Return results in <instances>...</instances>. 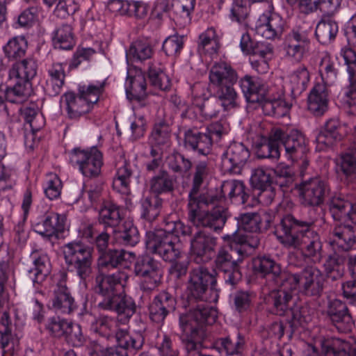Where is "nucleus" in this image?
Returning <instances> with one entry per match:
<instances>
[{
  "label": "nucleus",
  "mask_w": 356,
  "mask_h": 356,
  "mask_svg": "<svg viewBox=\"0 0 356 356\" xmlns=\"http://www.w3.org/2000/svg\"><path fill=\"white\" fill-rule=\"evenodd\" d=\"M216 273H209L202 266L193 269L190 273L187 286L189 301L191 298L200 300L196 308L188 314H181L179 318L180 326L184 332L191 331L190 337H184L186 348L188 351L200 350L202 346V339L197 338V330L193 322L199 324L211 323L216 318V310L205 302H216L219 298V291L216 288Z\"/></svg>",
  "instance_id": "f257e3e1"
},
{
  "label": "nucleus",
  "mask_w": 356,
  "mask_h": 356,
  "mask_svg": "<svg viewBox=\"0 0 356 356\" xmlns=\"http://www.w3.org/2000/svg\"><path fill=\"white\" fill-rule=\"evenodd\" d=\"M323 276L321 271L313 267L306 268L300 275L283 273L280 280V288L269 294L268 301L273 305L274 312L279 316L290 314L291 327L304 326L310 321L305 308L291 307L293 296L298 292L316 296L323 289Z\"/></svg>",
  "instance_id": "f03ea898"
},
{
  "label": "nucleus",
  "mask_w": 356,
  "mask_h": 356,
  "mask_svg": "<svg viewBox=\"0 0 356 356\" xmlns=\"http://www.w3.org/2000/svg\"><path fill=\"white\" fill-rule=\"evenodd\" d=\"M207 174L206 163H200L197 165L193 186L189 194L188 218L197 227H209L217 231L222 229L226 220V209L221 205L222 200L208 194L196 197Z\"/></svg>",
  "instance_id": "7ed1b4c3"
},
{
  "label": "nucleus",
  "mask_w": 356,
  "mask_h": 356,
  "mask_svg": "<svg viewBox=\"0 0 356 356\" xmlns=\"http://www.w3.org/2000/svg\"><path fill=\"white\" fill-rule=\"evenodd\" d=\"M309 226L307 222L286 215L282 219L280 229L275 232V235L284 246L300 250L305 258L319 262L322 258V243L318 234Z\"/></svg>",
  "instance_id": "20e7f679"
},
{
  "label": "nucleus",
  "mask_w": 356,
  "mask_h": 356,
  "mask_svg": "<svg viewBox=\"0 0 356 356\" xmlns=\"http://www.w3.org/2000/svg\"><path fill=\"white\" fill-rule=\"evenodd\" d=\"M261 147L268 152L267 156L278 159L280 156L279 143L281 142L285 149L286 158L292 162H301L302 169L309 165L308 141L302 132L296 129L273 128L268 138L262 136Z\"/></svg>",
  "instance_id": "39448f33"
},
{
  "label": "nucleus",
  "mask_w": 356,
  "mask_h": 356,
  "mask_svg": "<svg viewBox=\"0 0 356 356\" xmlns=\"http://www.w3.org/2000/svg\"><path fill=\"white\" fill-rule=\"evenodd\" d=\"M191 232V228L180 220L168 222L164 229L147 234V248L165 261H174L181 254L180 236L188 235Z\"/></svg>",
  "instance_id": "423d86ee"
},
{
  "label": "nucleus",
  "mask_w": 356,
  "mask_h": 356,
  "mask_svg": "<svg viewBox=\"0 0 356 356\" xmlns=\"http://www.w3.org/2000/svg\"><path fill=\"white\" fill-rule=\"evenodd\" d=\"M191 232V228L180 220L168 222L164 229L147 234V248L165 261H174L181 254L180 236L188 235Z\"/></svg>",
  "instance_id": "0eeeda50"
},
{
  "label": "nucleus",
  "mask_w": 356,
  "mask_h": 356,
  "mask_svg": "<svg viewBox=\"0 0 356 356\" xmlns=\"http://www.w3.org/2000/svg\"><path fill=\"white\" fill-rule=\"evenodd\" d=\"M37 63L32 58H26L13 63L8 71L7 87L0 86V106L4 99L8 102L22 104L32 92L31 81L37 74Z\"/></svg>",
  "instance_id": "6e6552de"
},
{
  "label": "nucleus",
  "mask_w": 356,
  "mask_h": 356,
  "mask_svg": "<svg viewBox=\"0 0 356 356\" xmlns=\"http://www.w3.org/2000/svg\"><path fill=\"white\" fill-rule=\"evenodd\" d=\"M239 229L232 235H225L222 238L227 242L230 249L235 251L239 256H245L256 248L259 243L257 234H254L262 228H266L270 220L264 215L256 213L241 214L237 219Z\"/></svg>",
  "instance_id": "1a4fd4ad"
},
{
  "label": "nucleus",
  "mask_w": 356,
  "mask_h": 356,
  "mask_svg": "<svg viewBox=\"0 0 356 356\" xmlns=\"http://www.w3.org/2000/svg\"><path fill=\"white\" fill-rule=\"evenodd\" d=\"M104 81H95L88 85H79L78 95L69 92L65 93L60 99L65 105L70 118H77L91 111L104 90Z\"/></svg>",
  "instance_id": "9d476101"
},
{
  "label": "nucleus",
  "mask_w": 356,
  "mask_h": 356,
  "mask_svg": "<svg viewBox=\"0 0 356 356\" xmlns=\"http://www.w3.org/2000/svg\"><path fill=\"white\" fill-rule=\"evenodd\" d=\"M240 86L248 102L259 103L265 108H271L273 115H282L289 108L282 99L271 96L270 90L259 78L245 76L241 80Z\"/></svg>",
  "instance_id": "9b49d317"
},
{
  "label": "nucleus",
  "mask_w": 356,
  "mask_h": 356,
  "mask_svg": "<svg viewBox=\"0 0 356 356\" xmlns=\"http://www.w3.org/2000/svg\"><path fill=\"white\" fill-rule=\"evenodd\" d=\"M65 261L68 267L75 269L81 280H86L92 273L93 248L82 241H73L63 247Z\"/></svg>",
  "instance_id": "f8f14e48"
},
{
  "label": "nucleus",
  "mask_w": 356,
  "mask_h": 356,
  "mask_svg": "<svg viewBox=\"0 0 356 356\" xmlns=\"http://www.w3.org/2000/svg\"><path fill=\"white\" fill-rule=\"evenodd\" d=\"M70 159L78 166L79 172L84 177H96L100 175L103 156L97 147L74 148L71 152Z\"/></svg>",
  "instance_id": "ddd939ff"
},
{
  "label": "nucleus",
  "mask_w": 356,
  "mask_h": 356,
  "mask_svg": "<svg viewBox=\"0 0 356 356\" xmlns=\"http://www.w3.org/2000/svg\"><path fill=\"white\" fill-rule=\"evenodd\" d=\"M295 189L298 192L301 203L312 207L321 205L329 191L326 182L319 177L301 181L296 185Z\"/></svg>",
  "instance_id": "4468645a"
},
{
  "label": "nucleus",
  "mask_w": 356,
  "mask_h": 356,
  "mask_svg": "<svg viewBox=\"0 0 356 356\" xmlns=\"http://www.w3.org/2000/svg\"><path fill=\"white\" fill-rule=\"evenodd\" d=\"M134 272L141 278L140 286L143 290H153L161 282L162 274L159 264L148 255L138 259Z\"/></svg>",
  "instance_id": "2eb2a0df"
},
{
  "label": "nucleus",
  "mask_w": 356,
  "mask_h": 356,
  "mask_svg": "<svg viewBox=\"0 0 356 356\" xmlns=\"http://www.w3.org/2000/svg\"><path fill=\"white\" fill-rule=\"evenodd\" d=\"M128 277V275L123 271L107 275L99 273L96 277V287L104 300L113 298L123 292Z\"/></svg>",
  "instance_id": "dca6fc26"
},
{
  "label": "nucleus",
  "mask_w": 356,
  "mask_h": 356,
  "mask_svg": "<svg viewBox=\"0 0 356 356\" xmlns=\"http://www.w3.org/2000/svg\"><path fill=\"white\" fill-rule=\"evenodd\" d=\"M348 132V129L345 124L336 118L330 119L316 136V148L319 151L324 150L336 141L340 140Z\"/></svg>",
  "instance_id": "f3484780"
},
{
  "label": "nucleus",
  "mask_w": 356,
  "mask_h": 356,
  "mask_svg": "<svg viewBox=\"0 0 356 356\" xmlns=\"http://www.w3.org/2000/svg\"><path fill=\"white\" fill-rule=\"evenodd\" d=\"M255 33L268 40L281 36L283 32V20L276 13L268 11L261 15L257 19Z\"/></svg>",
  "instance_id": "a211bd4d"
},
{
  "label": "nucleus",
  "mask_w": 356,
  "mask_h": 356,
  "mask_svg": "<svg viewBox=\"0 0 356 356\" xmlns=\"http://www.w3.org/2000/svg\"><path fill=\"white\" fill-rule=\"evenodd\" d=\"M216 244V238L209 234L203 232L196 233L191 241V258L197 264L208 261Z\"/></svg>",
  "instance_id": "6ab92c4d"
},
{
  "label": "nucleus",
  "mask_w": 356,
  "mask_h": 356,
  "mask_svg": "<svg viewBox=\"0 0 356 356\" xmlns=\"http://www.w3.org/2000/svg\"><path fill=\"white\" fill-rule=\"evenodd\" d=\"M65 216L51 213L42 221L35 223L33 229L44 238L50 240L52 238H58L65 230Z\"/></svg>",
  "instance_id": "aec40b11"
},
{
  "label": "nucleus",
  "mask_w": 356,
  "mask_h": 356,
  "mask_svg": "<svg viewBox=\"0 0 356 356\" xmlns=\"http://www.w3.org/2000/svg\"><path fill=\"white\" fill-rule=\"evenodd\" d=\"M355 242V234L350 225H336L328 237V243L336 252L350 250Z\"/></svg>",
  "instance_id": "412c9836"
},
{
  "label": "nucleus",
  "mask_w": 356,
  "mask_h": 356,
  "mask_svg": "<svg viewBox=\"0 0 356 356\" xmlns=\"http://www.w3.org/2000/svg\"><path fill=\"white\" fill-rule=\"evenodd\" d=\"M99 306L105 309L116 312L119 320L123 323L128 321L136 312L134 301L123 292L115 296V298L104 300L99 303Z\"/></svg>",
  "instance_id": "4be33fe9"
},
{
  "label": "nucleus",
  "mask_w": 356,
  "mask_h": 356,
  "mask_svg": "<svg viewBox=\"0 0 356 356\" xmlns=\"http://www.w3.org/2000/svg\"><path fill=\"white\" fill-rule=\"evenodd\" d=\"M241 261L240 258L233 259L232 255L225 250L219 251L216 259V266L224 273V279L227 284L234 286L241 280L242 275L238 263Z\"/></svg>",
  "instance_id": "5701e85b"
},
{
  "label": "nucleus",
  "mask_w": 356,
  "mask_h": 356,
  "mask_svg": "<svg viewBox=\"0 0 356 356\" xmlns=\"http://www.w3.org/2000/svg\"><path fill=\"white\" fill-rule=\"evenodd\" d=\"M309 40L304 32L293 31L286 40V56L293 61L300 62L309 49Z\"/></svg>",
  "instance_id": "b1692460"
},
{
  "label": "nucleus",
  "mask_w": 356,
  "mask_h": 356,
  "mask_svg": "<svg viewBox=\"0 0 356 356\" xmlns=\"http://www.w3.org/2000/svg\"><path fill=\"white\" fill-rule=\"evenodd\" d=\"M327 314L336 327L342 332L352 330L353 321L348 312L347 307L342 301L335 299L328 303Z\"/></svg>",
  "instance_id": "393cba45"
},
{
  "label": "nucleus",
  "mask_w": 356,
  "mask_h": 356,
  "mask_svg": "<svg viewBox=\"0 0 356 356\" xmlns=\"http://www.w3.org/2000/svg\"><path fill=\"white\" fill-rule=\"evenodd\" d=\"M330 211L334 220H344L356 227V203L340 197H333L330 203Z\"/></svg>",
  "instance_id": "a878e982"
},
{
  "label": "nucleus",
  "mask_w": 356,
  "mask_h": 356,
  "mask_svg": "<svg viewBox=\"0 0 356 356\" xmlns=\"http://www.w3.org/2000/svg\"><path fill=\"white\" fill-rule=\"evenodd\" d=\"M249 156L248 149L242 143H234L229 146L222 156V165L227 170L236 171L245 163Z\"/></svg>",
  "instance_id": "bb28decb"
},
{
  "label": "nucleus",
  "mask_w": 356,
  "mask_h": 356,
  "mask_svg": "<svg viewBox=\"0 0 356 356\" xmlns=\"http://www.w3.org/2000/svg\"><path fill=\"white\" fill-rule=\"evenodd\" d=\"M209 78L210 85L218 89L232 85L236 80V75L229 64L220 62L212 66Z\"/></svg>",
  "instance_id": "cd10ccee"
},
{
  "label": "nucleus",
  "mask_w": 356,
  "mask_h": 356,
  "mask_svg": "<svg viewBox=\"0 0 356 356\" xmlns=\"http://www.w3.org/2000/svg\"><path fill=\"white\" fill-rule=\"evenodd\" d=\"M175 299L168 293H160L149 306L150 318L156 323L163 322L169 312L175 309Z\"/></svg>",
  "instance_id": "c85d7f7f"
},
{
  "label": "nucleus",
  "mask_w": 356,
  "mask_h": 356,
  "mask_svg": "<svg viewBox=\"0 0 356 356\" xmlns=\"http://www.w3.org/2000/svg\"><path fill=\"white\" fill-rule=\"evenodd\" d=\"M327 106L328 92L327 87L321 83L316 84L308 97V109L315 115H321L327 111Z\"/></svg>",
  "instance_id": "c756f323"
},
{
  "label": "nucleus",
  "mask_w": 356,
  "mask_h": 356,
  "mask_svg": "<svg viewBox=\"0 0 356 356\" xmlns=\"http://www.w3.org/2000/svg\"><path fill=\"white\" fill-rule=\"evenodd\" d=\"M135 260V254L123 250H110L107 252L100 254L98 259V266L106 267L111 266L116 267L121 265L124 268H128L129 264Z\"/></svg>",
  "instance_id": "7c9ffc66"
},
{
  "label": "nucleus",
  "mask_w": 356,
  "mask_h": 356,
  "mask_svg": "<svg viewBox=\"0 0 356 356\" xmlns=\"http://www.w3.org/2000/svg\"><path fill=\"white\" fill-rule=\"evenodd\" d=\"M309 79L310 76L307 68L301 65L286 77L285 85L293 95H297L305 90Z\"/></svg>",
  "instance_id": "2f4dec72"
},
{
  "label": "nucleus",
  "mask_w": 356,
  "mask_h": 356,
  "mask_svg": "<svg viewBox=\"0 0 356 356\" xmlns=\"http://www.w3.org/2000/svg\"><path fill=\"white\" fill-rule=\"evenodd\" d=\"M252 269L256 273L263 275L273 274L277 283L282 280V274L288 273L282 271L280 266L273 259L266 256H259L252 259Z\"/></svg>",
  "instance_id": "473e14b6"
},
{
  "label": "nucleus",
  "mask_w": 356,
  "mask_h": 356,
  "mask_svg": "<svg viewBox=\"0 0 356 356\" xmlns=\"http://www.w3.org/2000/svg\"><path fill=\"white\" fill-rule=\"evenodd\" d=\"M195 0H172V12L173 19L180 26H185L191 22V14L194 10Z\"/></svg>",
  "instance_id": "72a5a7b5"
},
{
  "label": "nucleus",
  "mask_w": 356,
  "mask_h": 356,
  "mask_svg": "<svg viewBox=\"0 0 356 356\" xmlns=\"http://www.w3.org/2000/svg\"><path fill=\"white\" fill-rule=\"evenodd\" d=\"M354 149L355 150L341 154L336 159L337 168L348 181L356 180V144Z\"/></svg>",
  "instance_id": "f704fd0d"
},
{
  "label": "nucleus",
  "mask_w": 356,
  "mask_h": 356,
  "mask_svg": "<svg viewBox=\"0 0 356 356\" xmlns=\"http://www.w3.org/2000/svg\"><path fill=\"white\" fill-rule=\"evenodd\" d=\"M27 48L28 42L25 37L18 35L10 38L2 49L8 60H16L25 56Z\"/></svg>",
  "instance_id": "c9c22d12"
},
{
  "label": "nucleus",
  "mask_w": 356,
  "mask_h": 356,
  "mask_svg": "<svg viewBox=\"0 0 356 356\" xmlns=\"http://www.w3.org/2000/svg\"><path fill=\"white\" fill-rule=\"evenodd\" d=\"M53 44L55 48L64 50L72 49L75 45L73 28L69 24H63L54 32Z\"/></svg>",
  "instance_id": "e433bc0d"
},
{
  "label": "nucleus",
  "mask_w": 356,
  "mask_h": 356,
  "mask_svg": "<svg viewBox=\"0 0 356 356\" xmlns=\"http://www.w3.org/2000/svg\"><path fill=\"white\" fill-rule=\"evenodd\" d=\"M186 146L197 150L200 154L206 155L209 152L212 145V139L207 134H201L197 131H188L185 134Z\"/></svg>",
  "instance_id": "4c0bfd02"
},
{
  "label": "nucleus",
  "mask_w": 356,
  "mask_h": 356,
  "mask_svg": "<svg viewBox=\"0 0 356 356\" xmlns=\"http://www.w3.org/2000/svg\"><path fill=\"white\" fill-rule=\"evenodd\" d=\"M49 79L47 80L45 90L51 96L58 95L64 84V68L60 63H55L49 70Z\"/></svg>",
  "instance_id": "58836bf2"
},
{
  "label": "nucleus",
  "mask_w": 356,
  "mask_h": 356,
  "mask_svg": "<svg viewBox=\"0 0 356 356\" xmlns=\"http://www.w3.org/2000/svg\"><path fill=\"white\" fill-rule=\"evenodd\" d=\"M327 340L315 339L313 343H304L303 354L305 356H320L323 354L325 356H333L332 350H338L337 346Z\"/></svg>",
  "instance_id": "ea45409f"
},
{
  "label": "nucleus",
  "mask_w": 356,
  "mask_h": 356,
  "mask_svg": "<svg viewBox=\"0 0 356 356\" xmlns=\"http://www.w3.org/2000/svg\"><path fill=\"white\" fill-rule=\"evenodd\" d=\"M220 47L219 38L215 29L208 28L199 36L198 49L200 51L213 54Z\"/></svg>",
  "instance_id": "a19ab883"
},
{
  "label": "nucleus",
  "mask_w": 356,
  "mask_h": 356,
  "mask_svg": "<svg viewBox=\"0 0 356 356\" xmlns=\"http://www.w3.org/2000/svg\"><path fill=\"white\" fill-rule=\"evenodd\" d=\"M153 54L152 46L145 40H138L133 42L127 51V58L134 61H143L149 59Z\"/></svg>",
  "instance_id": "79ce46f5"
},
{
  "label": "nucleus",
  "mask_w": 356,
  "mask_h": 356,
  "mask_svg": "<svg viewBox=\"0 0 356 356\" xmlns=\"http://www.w3.org/2000/svg\"><path fill=\"white\" fill-rule=\"evenodd\" d=\"M118 346L122 350L133 348L140 349L143 344V337L140 332L129 334L126 330H120L115 334Z\"/></svg>",
  "instance_id": "37998d69"
},
{
  "label": "nucleus",
  "mask_w": 356,
  "mask_h": 356,
  "mask_svg": "<svg viewBox=\"0 0 356 356\" xmlns=\"http://www.w3.org/2000/svg\"><path fill=\"white\" fill-rule=\"evenodd\" d=\"M245 185L243 182L237 180L226 181L222 185V193L224 197H228L229 199L239 198L241 202L245 204L248 196L245 192Z\"/></svg>",
  "instance_id": "c03bdc74"
},
{
  "label": "nucleus",
  "mask_w": 356,
  "mask_h": 356,
  "mask_svg": "<svg viewBox=\"0 0 356 356\" xmlns=\"http://www.w3.org/2000/svg\"><path fill=\"white\" fill-rule=\"evenodd\" d=\"M113 232L116 235V238L121 239L127 245L134 246L139 241L138 229L131 220L124 221L118 230L114 229Z\"/></svg>",
  "instance_id": "a18cd8bd"
},
{
  "label": "nucleus",
  "mask_w": 356,
  "mask_h": 356,
  "mask_svg": "<svg viewBox=\"0 0 356 356\" xmlns=\"http://www.w3.org/2000/svg\"><path fill=\"white\" fill-rule=\"evenodd\" d=\"M337 33L338 25L331 19L320 21L315 31L318 40L321 43L330 42L336 37Z\"/></svg>",
  "instance_id": "49530a36"
},
{
  "label": "nucleus",
  "mask_w": 356,
  "mask_h": 356,
  "mask_svg": "<svg viewBox=\"0 0 356 356\" xmlns=\"http://www.w3.org/2000/svg\"><path fill=\"white\" fill-rule=\"evenodd\" d=\"M73 298L63 286H58V290L54 291L52 299V307L56 310H60L63 313H68L72 309Z\"/></svg>",
  "instance_id": "de8ad7c7"
},
{
  "label": "nucleus",
  "mask_w": 356,
  "mask_h": 356,
  "mask_svg": "<svg viewBox=\"0 0 356 356\" xmlns=\"http://www.w3.org/2000/svg\"><path fill=\"white\" fill-rule=\"evenodd\" d=\"M121 219L119 208L113 204H104L99 213V220L105 226L115 227Z\"/></svg>",
  "instance_id": "09e8293b"
},
{
  "label": "nucleus",
  "mask_w": 356,
  "mask_h": 356,
  "mask_svg": "<svg viewBox=\"0 0 356 356\" xmlns=\"http://www.w3.org/2000/svg\"><path fill=\"white\" fill-rule=\"evenodd\" d=\"M62 187L61 180L56 174L50 172L46 175L42 188L47 198L51 200L58 198Z\"/></svg>",
  "instance_id": "8fccbe9b"
},
{
  "label": "nucleus",
  "mask_w": 356,
  "mask_h": 356,
  "mask_svg": "<svg viewBox=\"0 0 356 356\" xmlns=\"http://www.w3.org/2000/svg\"><path fill=\"white\" fill-rule=\"evenodd\" d=\"M131 172L127 165L119 168L113 181V188L117 192L128 195L130 192Z\"/></svg>",
  "instance_id": "3c124183"
},
{
  "label": "nucleus",
  "mask_w": 356,
  "mask_h": 356,
  "mask_svg": "<svg viewBox=\"0 0 356 356\" xmlns=\"http://www.w3.org/2000/svg\"><path fill=\"white\" fill-rule=\"evenodd\" d=\"M319 73L323 83L321 85H332L336 80L337 72L334 67V62L330 55L325 54L321 58L319 66Z\"/></svg>",
  "instance_id": "603ef678"
},
{
  "label": "nucleus",
  "mask_w": 356,
  "mask_h": 356,
  "mask_svg": "<svg viewBox=\"0 0 356 356\" xmlns=\"http://www.w3.org/2000/svg\"><path fill=\"white\" fill-rule=\"evenodd\" d=\"M116 321L110 317L101 316L92 323L91 330L106 337H110L115 332Z\"/></svg>",
  "instance_id": "864d4df0"
},
{
  "label": "nucleus",
  "mask_w": 356,
  "mask_h": 356,
  "mask_svg": "<svg viewBox=\"0 0 356 356\" xmlns=\"http://www.w3.org/2000/svg\"><path fill=\"white\" fill-rule=\"evenodd\" d=\"M162 200L157 195L147 197L142 202V217L154 220L160 213Z\"/></svg>",
  "instance_id": "5fc2aeb1"
},
{
  "label": "nucleus",
  "mask_w": 356,
  "mask_h": 356,
  "mask_svg": "<svg viewBox=\"0 0 356 356\" xmlns=\"http://www.w3.org/2000/svg\"><path fill=\"white\" fill-rule=\"evenodd\" d=\"M244 341L243 339L238 337L235 343L231 341L229 338H221L215 341L213 348L218 350L220 353L226 355L238 354L241 352Z\"/></svg>",
  "instance_id": "6e6d98bb"
},
{
  "label": "nucleus",
  "mask_w": 356,
  "mask_h": 356,
  "mask_svg": "<svg viewBox=\"0 0 356 356\" xmlns=\"http://www.w3.org/2000/svg\"><path fill=\"white\" fill-rule=\"evenodd\" d=\"M273 170L269 168H258L253 170L250 182L255 189L267 187L273 184Z\"/></svg>",
  "instance_id": "4d7b16f0"
},
{
  "label": "nucleus",
  "mask_w": 356,
  "mask_h": 356,
  "mask_svg": "<svg viewBox=\"0 0 356 356\" xmlns=\"http://www.w3.org/2000/svg\"><path fill=\"white\" fill-rule=\"evenodd\" d=\"M150 189L156 195L170 192L173 189L172 180L166 172H162L152 179Z\"/></svg>",
  "instance_id": "13d9d810"
},
{
  "label": "nucleus",
  "mask_w": 356,
  "mask_h": 356,
  "mask_svg": "<svg viewBox=\"0 0 356 356\" xmlns=\"http://www.w3.org/2000/svg\"><path fill=\"white\" fill-rule=\"evenodd\" d=\"M343 262V258L337 254L330 256L324 264L327 275L333 280L341 277L344 271Z\"/></svg>",
  "instance_id": "bf43d9fd"
},
{
  "label": "nucleus",
  "mask_w": 356,
  "mask_h": 356,
  "mask_svg": "<svg viewBox=\"0 0 356 356\" xmlns=\"http://www.w3.org/2000/svg\"><path fill=\"white\" fill-rule=\"evenodd\" d=\"M148 76L151 84L155 88L161 90H166L170 88V79L160 67H150Z\"/></svg>",
  "instance_id": "052dcab7"
},
{
  "label": "nucleus",
  "mask_w": 356,
  "mask_h": 356,
  "mask_svg": "<svg viewBox=\"0 0 356 356\" xmlns=\"http://www.w3.org/2000/svg\"><path fill=\"white\" fill-rule=\"evenodd\" d=\"M229 85L217 89V96L221 106L227 111L236 106L237 94L234 89Z\"/></svg>",
  "instance_id": "680f3d73"
},
{
  "label": "nucleus",
  "mask_w": 356,
  "mask_h": 356,
  "mask_svg": "<svg viewBox=\"0 0 356 356\" xmlns=\"http://www.w3.org/2000/svg\"><path fill=\"white\" fill-rule=\"evenodd\" d=\"M275 176V183L281 188L290 187L293 182V173L289 165L280 163L273 172Z\"/></svg>",
  "instance_id": "e2e57ef3"
},
{
  "label": "nucleus",
  "mask_w": 356,
  "mask_h": 356,
  "mask_svg": "<svg viewBox=\"0 0 356 356\" xmlns=\"http://www.w3.org/2000/svg\"><path fill=\"white\" fill-rule=\"evenodd\" d=\"M70 322L59 316H53L48 318L46 328L49 332L55 337H63Z\"/></svg>",
  "instance_id": "0e129e2a"
},
{
  "label": "nucleus",
  "mask_w": 356,
  "mask_h": 356,
  "mask_svg": "<svg viewBox=\"0 0 356 356\" xmlns=\"http://www.w3.org/2000/svg\"><path fill=\"white\" fill-rule=\"evenodd\" d=\"M79 9V0H59L54 9L55 15L60 18H66Z\"/></svg>",
  "instance_id": "69168bd1"
},
{
  "label": "nucleus",
  "mask_w": 356,
  "mask_h": 356,
  "mask_svg": "<svg viewBox=\"0 0 356 356\" xmlns=\"http://www.w3.org/2000/svg\"><path fill=\"white\" fill-rule=\"evenodd\" d=\"M0 344L2 356H12L19 346V339L11 333V331L2 333L1 334Z\"/></svg>",
  "instance_id": "338daca9"
},
{
  "label": "nucleus",
  "mask_w": 356,
  "mask_h": 356,
  "mask_svg": "<svg viewBox=\"0 0 356 356\" xmlns=\"http://www.w3.org/2000/svg\"><path fill=\"white\" fill-rule=\"evenodd\" d=\"M334 345L337 346L338 350H332L333 356H356V340L350 339L343 341L336 339Z\"/></svg>",
  "instance_id": "774afa93"
}]
</instances>
